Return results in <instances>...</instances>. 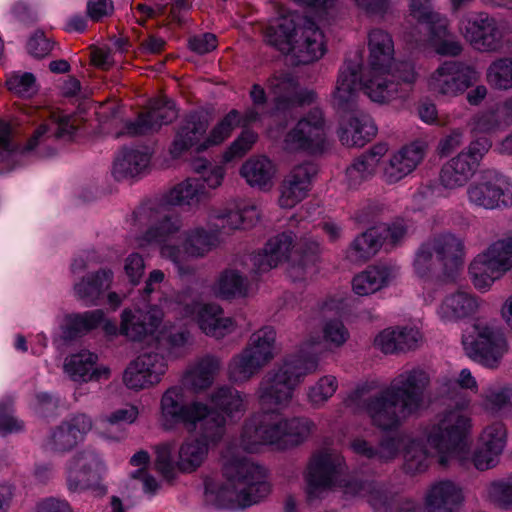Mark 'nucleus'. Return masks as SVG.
Listing matches in <instances>:
<instances>
[{
	"label": "nucleus",
	"mask_w": 512,
	"mask_h": 512,
	"mask_svg": "<svg viewBox=\"0 0 512 512\" xmlns=\"http://www.w3.org/2000/svg\"><path fill=\"white\" fill-rule=\"evenodd\" d=\"M430 374L417 366L403 370L379 393L364 400L371 423L382 431L398 429L412 415L425 409Z\"/></svg>",
	"instance_id": "nucleus-1"
},
{
	"label": "nucleus",
	"mask_w": 512,
	"mask_h": 512,
	"mask_svg": "<svg viewBox=\"0 0 512 512\" xmlns=\"http://www.w3.org/2000/svg\"><path fill=\"white\" fill-rule=\"evenodd\" d=\"M368 49L363 78L367 96L377 103L404 97L417 79L414 65L408 61L395 62L393 39L382 29L369 32Z\"/></svg>",
	"instance_id": "nucleus-2"
},
{
	"label": "nucleus",
	"mask_w": 512,
	"mask_h": 512,
	"mask_svg": "<svg viewBox=\"0 0 512 512\" xmlns=\"http://www.w3.org/2000/svg\"><path fill=\"white\" fill-rule=\"evenodd\" d=\"M222 483L212 477L204 481L206 501L218 508L237 510L257 504L270 493L264 469L246 456L234 455L228 447L224 455Z\"/></svg>",
	"instance_id": "nucleus-3"
},
{
	"label": "nucleus",
	"mask_w": 512,
	"mask_h": 512,
	"mask_svg": "<svg viewBox=\"0 0 512 512\" xmlns=\"http://www.w3.org/2000/svg\"><path fill=\"white\" fill-rule=\"evenodd\" d=\"M160 424L165 431L183 425L188 431L197 427L203 438L220 442L225 434V419L201 401H185L181 386L169 387L160 399Z\"/></svg>",
	"instance_id": "nucleus-4"
},
{
	"label": "nucleus",
	"mask_w": 512,
	"mask_h": 512,
	"mask_svg": "<svg viewBox=\"0 0 512 512\" xmlns=\"http://www.w3.org/2000/svg\"><path fill=\"white\" fill-rule=\"evenodd\" d=\"M266 42L283 54H291L296 65L309 64L326 52L324 34L309 18L282 16L265 30Z\"/></svg>",
	"instance_id": "nucleus-5"
},
{
	"label": "nucleus",
	"mask_w": 512,
	"mask_h": 512,
	"mask_svg": "<svg viewBox=\"0 0 512 512\" xmlns=\"http://www.w3.org/2000/svg\"><path fill=\"white\" fill-rule=\"evenodd\" d=\"M314 423L306 417L280 418L272 412L257 413L244 423L240 446L246 452H257L262 445L287 449L303 443Z\"/></svg>",
	"instance_id": "nucleus-6"
},
{
	"label": "nucleus",
	"mask_w": 512,
	"mask_h": 512,
	"mask_svg": "<svg viewBox=\"0 0 512 512\" xmlns=\"http://www.w3.org/2000/svg\"><path fill=\"white\" fill-rule=\"evenodd\" d=\"M318 242L306 238L296 241L292 231L270 238L263 249L253 254L251 261L256 274L268 272L284 261L289 262L288 275L293 281L304 279L308 267L318 259Z\"/></svg>",
	"instance_id": "nucleus-7"
},
{
	"label": "nucleus",
	"mask_w": 512,
	"mask_h": 512,
	"mask_svg": "<svg viewBox=\"0 0 512 512\" xmlns=\"http://www.w3.org/2000/svg\"><path fill=\"white\" fill-rule=\"evenodd\" d=\"M317 367L318 358L315 355L300 354L286 359L261 379L256 392L260 404L269 408H286L301 378L315 372Z\"/></svg>",
	"instance_id": "nucleus-8"
},
{
	"label": "nucleus",
	"mask_w": 512,
	"mask_h": 512,
	"mask_svg": "<svg viewBox=\"0 0 512 512\" xmlns=\"http://www.w3.org/2000/svg\"><path fill=\"white\" fill-rule=\"evenodd\" d=\"M410 16L417 24L405 32L404 38L417 48L432 47L442 56H458L461 43L448 31L445 17L432 10L430 0H410Z\"/></svg>",
	"instance_id": "nucleus-9"
},
{
	"label": "nucleus",
	"mask_w": 512,
	"mask_h": 512,
	"mask_svg": "<svg viewBox=\"0 0 512 512\" xmlns=\"http://www.w3.org/2000/svg\"><path fill=\"white\" fill-rule=\"evenodd\" d=\"M471 419L462 410L454 409L443 414L437 423L425 431V440L430 449L445 466L452 459L461 460L468 451V436Z\"/></svg>",
	"instance_id": "nucleus-10"
},
{
	"label": "nucleus",
	"mask_w": 512,
	"mask_h": 512,
	"mask_svg": "<svg viewBox=\"0 0 512 512\" xmlns=\"http://www.w3.org/2000/svg\"><path fill=\"white\" fill-rule=\"evenodd\" d=\"M163 305L175 312L180 319L194 317L199 328L207 336L221 339L232 333L236 324L230 317H224L223 309L216 304L202 305L193 295L190 288H186L170 299H165Z\"/></svg>",
	"instance_id": "nucleus-11"
},
{
	"label": "nucleus",
	"mask_w": 512,
	"mask_h": 512,
	"mask_svg": "<svg viewBox=\"0 0 512 512\" xmlns=\"http://www.w3.org/2000/svg\"><path fill=\"white\" fill-rule=\"evenodd\" d=\"M276 331L265 326L251 334L244 349L234 355L228 364V378L233 383H244L258 374L275 357Z\"/></svg>",
	"instance_id": "nucleus-12"
},
{
	"label": "nucleus",
	"mask_w": 512,
	"mask_h": 512,
	"mask_svg": "<svg viewBox=\"0 0 512 512\" xmlns=\"http://www.w3.org/2000/svg\"><path fill=\"white\" fill-rule=\"evenodd\" d=\"M462 345L471 360L489 369L498 368L509 351L504 333L486 324H474L472 332L463 334Z\"/></svg>",
	"instance_id": "nucleus-13"
},
{
	"label": "nucleus",
	"mask_w": 512,
	"mask_h": 512,
	"mask_svg": "<svg viewBox=\"0 0 512 512\" xmlns=\"http://www.w3.org/2000/svg\"><path fill=\"white\" fill-rule=\"evenodd\" d=\"M171 206L160 200L148 201L140 205L134 212L133 218L140 225L151 224L145 233V240L169 245L182 228L181 217L170 209Z\"/></svg>",
	"instance_id": "nucleus-14"
},
{
	"label": "nucleus",
	"mask_w": 512,
	"mask_h": 512,
	"mask_svg": "<svg viewBox=\"0 0 512 512\" xmlns=\"http://www.w3.org/2000/svg\"><path fill=\"white\" fill-rule=\"evenodd\" d=\"M477 70L459 61H445L429 76V91L436 96L455 98L462 95L479 80Z\"/></svg>",
	"instance_id": "nucleus-15"
},
{
	"label": "nucleus",
	"mask_w": 512,
	"mask_h": 512,
	"mask_svg": "<svg viewBox=\"0 0 512 512\" xmlns=\"http://www.w3.org/2000/svg\"><path fill=\"white\" fill-rule=\"evenodd\" d=\"M344 466V457L337 452L320 451L315 453L310 459L305 474L307 501L312 504L321 499L334 484Z\"/></svg>",
	"instance_id": "nucleus-16"
},
{
	"label": "nucleus",
	"mask_w": 512,
	"mask_h": 512,
	"mask_svg": "<svg viewBox=\"0 0 512 512\" xmlns=\"http://www.w3.org/2000/svg\"><path fill=\"white\" fill-rule=\"evenodd\" d=\"M326 147V129L323 112L312 109L287 132L284 148L288 151L320 153Z\"/></svg>",
	"instance_id": "nucleus-17"
},
{
	"label": "nucleus",
	"mask_w": 512,
	"mask_h": 512,
	"mask_svg": "<svg viewBox=\"0 0 512 512\" xmlns=\"http://www.w3.org/2000/svg\"><path fill=\"white\" fill-rule=\"evenodd\" d=\"M504 184V177L498 171H482L478 180L467 189L468 200L472 205L487 210L508 208L512 206V191Z\"/></svg>",
	"instance_id": "nucleus-18"
},
{
	"label": "nucleus",
	"mask_w": 512,
	"mask_h": 512,
	"mask_svg": "<svg viewBox=\"0 0 512 512\" xmlns=\"http://www.w3.org/2000/svg\"><path fill=\"white\" fill-rule=\"evenodd\" d=\"M104 465L99 455L92 450L77 453L67 467V486L71 492L93 490L105 494L106 488L101 485V474Z\"/></svg>",
	"instance_id": "nucleus-19"
},
{
	"label": "nucleus",
	"mask_w": 512,
	"mask_h": 512,
	"mask_svg": "<svg viewBox=\"0 0 512 512\" xmlns=\"http://www.w3.org/2000/svg\"><path fill=\"white\" fill-rule=\"evenodd\" d=\"M218 244L216 232H208L203 228H195L185 233L182 250L179 246L164 245L161 255L169 259L177 268L180 276L192 275L194 268L184 264L186 256L203 257Z\"/></svg>",
	"instance_id": "nucleus-20"
},
{
	"label": "nucleus",
	"mask_w": 512,
	"mask_h": 512,
	"mask_svg": "<svg viewBox=\"0 0 512 512\" xmlns=\"http://www.w3.org/2000/svg\"><path fill=\"white\" fill-rule=\"evenodd\" d=\"M462 30L465 39L478 51L495 52L502 47L503 33L496 19L485 12L465 18Z\"/></svg>",
	"instance_id": "nucleus-21"
},
{
	"label": "nucleus",
	"mask_w": 512,
	"mask_h": 512,
	"mask_svg": "<svg viewBox=\"0 0 512 512\" xmlns=\"http://www.w3.org/2000/svg\"><path fill=\"white\" fill-rule=\"evenodd\" d=\"M178 116L175 103L167 97L153 98L147 111L139 114L135 121L127 122L126 133L130 136L146 135L157 132L163 125L170 124Z\"/></svg>",
	"instance_id": "nucleus-22"
},
{
	"label": "nucleus",
	"mask_w": 512,
	"mask_h": 512,
	"mask_svg": "<svg viewBox=\"0 0 512 512\" xmlns=\"http://www.w3.org/2000/svg\"><path fill=\"white\" fill-rule=\"evenodd\" d=\"M507 436L506 426L502 422H494L483 429L472 456L477 470L486 471L498 465L507 444Z\"/></svg>",
	"instance_id": "nucleus-23"
},
{
	"label": "nucleus",
	"mask_w": 512,
	"mask_h": 512,
	"mask_svg": "<svg viewBox=\"0 0 512 512\" xmlns=\"http://www.w3.org/2000/svg\"><path fill=\"white\" fill-rule=\"evenodd\" d=\"M208 126L207 118L199 112L193 111L185 115L175 128L169 148L172 158L177 159L191 149L201 153L199 147L205 139Z\"/></svg>",
	"instance_id": "nucleus-24"
},
{
	"label": "nucleus",
	"mask_w": 512,
	"mask_h": 512,
	"mask_svg": "<svg viewBox=\"0 0 512 512\" xmlns=\"http://www.w3.org/2000/svg\"><path fill=\"white\" fill-rule=\"evenodd\" d=\"M361 67L357 62L346 60L339 70L335 89L332 94L333 105L341 112L356 111L360 87L363 90L364 72L360 75ZM364 93L367 95L366 91Z\"/></svg>",
	"instance_id": "nucleus-25"
},
{
	"label": "nucleus",
	"mask_w": 512,
	"mask_h": 512,
	"mask_svg": "<svg viewBox=\"0 0 512 512\" xmlns=\"http://www.w3.org/2000/svg\"><path fill=\"white\" fill-rule=\"evenodd\" d=\"M164 318L161 308L156 305L148 309H125L121 314L120 332L132 341H143L153 336Z\"/></svg>",
	"instance_id": "nucleus-26"
},
{
	"label": "nucleus",
	"mask_w": 512,
	"mask_h": 512,
	"mask_svg": "<svg viewBox=\"0 0 512 512\" xmlns=\"http://www.w3.org/2000/svg\"><path fill=\"white\" fill-rule=\"evenodd\" d=\"M316 173V166L311 162L295 166L280 185L278 200L280 207L291 209L304 200L311 189L312 178Z\"/></svg>",
	"instance_id": "nucleus-27"
},
{
	"label": "nucleus",
	"mask_w": 512,
	"mask_h": 512,
	"mask_svg": "<svg viewBox=\"0 0 512 512\" xmlns=\"http://www.w3.org/2000/svg\"><path fill=\"white\" fill-rule=\"evenodd\" d=\"M425 155L424 145L412 142L390 155L383 164L382 179L387 184H395L411 174Z\"/></svg>",
	"instance_id": "nucleus-28"
},
{
	"label": "nucleus",
	"mask_w": 512,
	"mask_h": 512,
	"mask_svg": "<svg viewBox=\"0 0 512 512\" xmlns=\"http://www.w3.org/2000/svg\"><path fill=\"white\" fill-rule=\"evenodd\" d=\"M432 247L436 261L441 265L443 274L453 277L462 267L465 246L462 238L450 232H443L427 239Z\"/></svg>",
	"instance_id": "nucleus-29"
},
{
	"label": "nucleus",
	"mask_w": 512,
	"mask_h": 512,
	"mask_svg": "<svg viewBox=\"0 0 512 512\" xmlns=\"http://www.w3.org/2000/svg\"><path fill=\"white\" fill-rule=\"evenodd\" d=\"M268 86L275 97L276 111H286L295 106L309 104L316 98L312 90L301 89L295 77L288 73L273 76L269 79Z\"/></svg>",
	"instance_id": "nucleus-30"
},
{
	"label": "nucleus",
	"mask_w": 512,
	"mask_h": 512,
	"mask_svg": "<svg viewBox=\"0 0 512 512\" xmlns=\"http://www.w3.org/2000/svg\"><path fill=\"white\" fill-rule=\"evenodd\" d=\"M93 427L92 419L83 413L75 414L63 421L51 433L46 448L55 452L73 449Z\"/></svg>",
	"instance_id": "nucleus-31"
},
{
	"label": "nucleus",
	"mask_w": 512,
	"mask_h": 512,
	"mask_svg": "<svg viewBox=\"0 0 512 512\" xmlns=\"http://www.w3.org/2000/svg\"><path fill=\"white\" fill-rule=\"evenodd\" d=\"M98 356L88 350H82L67 357L64 371L75 382L99 381L108 379L110 369L106 366L96 367Z\"/></svg>",
	"instance_id": "nucleus-32"
},
{
	"label": "nucleus",
	"mask_w": 512,
	"mask_h": 512,
	"mask_svg": "<svg viewBox=\"0 0 512 512\" xmlns=\"http://www.w3.org/2000/svg\"><path fill=\"white\" fill-rule=\"evenodd\" d=\"M425 499L429 512H459L464 495L453 481L441 480L430 486Z\"/></svg>",
	"instance_id": "nucleus-33"
},
{
	"label": "nucleus",
	"mask_w": 512,
	"mask_h": 512,
	"mask_svg": "<svg viewBox=\"0 0 512 512\" xmlns=\"http://www.w3.org/2000/svg\"><path fill=\"white\" fill-rule=\"evenodd\" d=\"M346 499L366 498L371 507L378 512L388 507V496L384 487L374 480L352 477L340 482Z\"/></svg>",
	"instance_id": "nucleus-34"
},
{
	"label": "nucleus",
	"mask_w": 512,
	"mask_h": 512,
	"mask_svg": "<svg viewBox=\"0 0 512 512\" xmlns=\"http://www.w3.org/2000/svg\"><path fill=\"white\" fill-rule=\"evenodd\" d=\"M387 151V144L378 143L357 157L346 169L348 186L356 189L364 182L370 180L374 176L381 158Z\"/></svg>",
	"instance_id": "nucleus-35"
},
{
	"label": "nucleus",
	"mask_w": 512,
	"mask_h": 512,
	"mask_svg": "<svg viewBox=\"0 0 512 512\" xmlns=\"http://www.w3.org/2000/svg\"><path fill=\"white\" fill-rule=\"evenodd\" d=\"M480 307L478 298L472 293L458 290L447 295L437 313L444 322H455L474 315Z\"/></svg>",
	"instance_id": "nucleus-36"
},
{
	"label": "nucleus",
	"mask_w": 512,
	"mask_h": 512,
	"mask_svg": "<svg viewBox=\"0 0 512 512\" xmlns=\"http://www.w3.org/2000/svg\"><path fill=\"white\" fill-rule=\"evenodd\" d=\"M113 272L111 269H100L90 273L74 284V293L77 299L83 302L85 306H95L103 297L104 293L110 288L113 281Z\"/></svg>",
	"instance_id": "nucleus-37"
},
{
	"label": "nucleus",
	"mask_w": 512,
	"mask_h": 512,
	"mask_svg": "<svg viewBox=\"0 0 512 512\" xmlns=\"http://www.w3.org/2000/svg\"><path fill=\"white\" fill-rule=\"evenodd\" d=\"M218 442H212L205 439L199 433V438L188 439L184 441L178 450L176 467L183 473H192L196 471L204 462L208 455L209 445H215Z\"/></svg>",
	"instance_id": "nucleus-38"
},
{
	"label": "nucleus",
	"mask_w": 512,
	"mask_h": 512,
	"mask_svg": "<svg viewBox=\"0 0 512 512\" xmlns=\"http://www.w3.org/2000/svg\"><path fill=\"white\" fill-rule=\"evenodd\" d=\"M376 134L377 127L372 118L364 112H357L348 126L340 130L339 139L346 146L363 147Z\"/></svg>",
	"instance_id": "nucleus-39"
},
{
	"label": "nucleus",
	"mask_w": 512,
	"mask_h": 512,
	"mask_svg": "<svg viewBox=\"0 0 512 512\" xmlns=\"http://www.w3.org/2000/svg\"><path fill=\"white\" fill-rule=\"evenodd\" d=\"M476 172L475 162L469 156L458 154L443 165L439 180L446 189H456L464 186Z\"/></svg>",
	"instance_id": "nucleus-40"
},
{
	"label": "nucleus",
	"mask_w": 512,
	"mask_h": 512,
	"mask_svg": "<svg viewBox=\"0 0 512 512\" xmlns=\"http://www.w3.org/2000/svg\"><path fill=\"white\" fill-rule=\"evenodd\" d=\"M209 401L212 405L209 408L212 411L231 419L241 417L246 410L243 395L230 386L218 387L209 395Z\"/></svg>",
	"instance_id": "nucleus-41"
},
{
	"label": "nucleus",
	"mask_w": 512,
	"mask_h": 512,
	"mask_svg": "<svg viewBox=\"0 0 512 512\" xmlns=\"http://www.w3.org/2000/svg\"><path fill=\"white\" fill-rule=\"evenodd\" d=\"M219 358L207 355L201 358L193 367L184 374V384L195 392L207 389L214 380L215 374L220 369Z\"/></svg>",
	"instance_id": "nucleus-42"
},
{
	"label": "nucleus",
	"mask_w": 512,
	"mask_h": 512,
	"mask_svg": "<svg viewBox=\"0 0 512 512\" xmlns=\"http://www.w3.org/2000/svg\"><path fill=\"white\" fill-rule=\"evenodd\" d=\"M391 270L384 265L369 266L352 280L353 291L359 296L373 294L387 286Z\"/></svg>",
	"instance_id": "nucleus-43"
},
{
	"label": "nucleus",
	"mask_w": 512,
	"mask_h": 512,
	"mask_svg": "<svg viewBox=\"0 0 512 512\" xmlns=\"http://www.w3.org/2000/svg\"><path fill=\"white\" fill-rule=\"evenodd\" d=\"M276 173L274 164L265 156L253 157L247 160L240 169L241 176L252 187L270 188Z\"/></svg>",
	"instance_id": "nucleus-44"
},
{
	"label": "nucleus",
	"mask_w": 512,
	"mask_h": 512,
	"mask_svg": "<svg viewBox=\"0 0 512 512\" xmlns=\"http://www.w3.org/2000/svg\"><path fill=\"white\" fill-rule=\"evenodd\" d=\"M383 244L379 227H372L357 236L351 243L347 257L352 262H365L373 257Z\"/></svg>",
	"instance_id": "nucleus-45"
},
{
	"label": "nucleus",
	"mask_w": 512,
	"mask_h": 512,
	"mask_svg": "<svg viewBox=\"0 0 512 512\" xmlns=\"http://www.w3.org/2000/svg\"><path fill=\"white\" fill-rule=\"evenodd\" d=\"M150 155L143 149H124L122 155L114 162L113 174L116 179L135 177L149 165Z\"/></svg>",
	"instance_id": "nucleus-46"
},
{
	"label": "nucleus",
	"mask_w": 512,
	"mask_h": 512,
	"mask_svg": "<svg viewBox=\"0 0 512 512\" xmlns=\"http://www.w3.org/2000/svg\"><path fill=\"white\" fill-rule=\"evenodd\" d=\"M204 195V186L197 178H187L175 185L159 200L169 206L193 205Z\"/></svg>",
	"instance_id": "nucleus-47"
},
{
	"label": "nucleus",
	"mask_w": 512,
	"mask_h": 512,
	"mask_svg": "<svg viewBox=\"0 0 512 512\" xmlns=\"http://www.w3.org/2000/svg\"><path fill=\"white\" fill-rule=\"evenodd\" d=\"M103 321L104 312L100 309L68 315L63 327L62 337L66 341L73 340L97 328Z\"/></svg>",
	"instance_id": "nucleus-48"
},
{
	"label": "nucleus",
	"mask_w": 512,
	"mask_h": 512,
	"mask_svg": "<svg viewBox=\"0 0 512 512\" xmlns=\"http://www.w3.org/2000/svg\"><path fill=\"white\" fill-rule=\"evenodd\" d=\"M478 256L492 269L504 274L512 268V236L494 241Z\"/></svg>",
	"instance_id": "nucleus-49"
},
{
	"label": "nucleus",
	"mask_w": 512,
	"mask_h": 512,
	"mask_svg": "<svg viewBox=\"0 0 512 512\" xmlns=\"http://www.w3.org/2000/svg\"><path fill=\"white\" fill-rule=\"evenodd\" d=\"M213 291L222 299L244 297L247 295L248 281L238 271L227 269L220 274Z\"/></svg>",
	"instance_id": "nucleus-50"
},
{
	"label": "nucleus",
	"mask_w": 512,
	"mask_h": 512,
	"mask_svg": "<svg viewBox=\"0 0 512 512\" xmlns=\"http://www.w3.org/2000/svg\"><path fill=\"white\" fill-rule=\"evenodd\" d=\"M403 451L404 469L407 473H421L428 468L431 452L426 449L423 440L408 438Z\"/></svg>",
	"instance_id": "nucleus-51"
},
{
	"label": "nucleus",
	"mask_w": 512,
	"mask_h": 512,
	"mask_svg": "<svg viewBox=\"0 0 512 512\" xmlns=\"http://www.w3.org/2000/svg\"><path fill=\"white\" fill-rule=\"evenodd\" d=\"M240 123L241 115L239 111L232 109L211 129L199 150L206 151L212 146L223 143Z\"/></svg>",
	"instance_id": "nucleus-52"
},
{
	"label": "nucleus",
	"mask_w": 512,
	"mask_h": 512,
	"mask_svg": "<svg viewBox=\"0 0 512 512\" xmlns=\"http://www.w3.org/2000/svg\"><path fill=\"white\" fill-rule=\"evenodd\" d=\"M486 80L497 90L512 89V57H501L494 60L487 68Z\"/></svg>",
	"instance_id": "nucleus-53"
},
{
	"label": "nucleus",
	"mask_w": 512,
	"mask_h": 512,
	"mask_svg": "<svg viewBox=\"0 0 512 512\" xmlns=\"http://www.w3.org/2000/svg\"><path fill=\"white\" fill-rule=\"evenodd\" d=\"M337 388V378L333 375H325L309 387L307 392L308 401L312 406L320 407L335 394Z\"/></svg>",
	"instance_id": "nucleus-54"
},
{
	"label": "nucleus",
	"mask_w": 512,
	"mask_h": 512,
	"mask_svg": "<svg viewBox=\"0 0 512 512\" xmlns=\"http://www.w3.org/2000/svg\"><path fill=\"white\" fill-rule=\"evenodd\" d=\"M469 274L473 285L477 289L487 290L496 279L502 276L503 273L495 271L485 262V260L477 256L469 267Z\"/></svg>",
	"instance_id": "nucleus-55"
},
{
	"label": "nucleus",
	"mask_w": 512,
	"mask_h": 512,
	"mask_svg": "<svg viewBox=\"0 0 512 512\" xmlns=\"http://www.w3.org/2000/svg\"><path fill=\"white\" fill-rule=\"evenodd\" d=\"M487 496L497 507L512 509V475L492 481L487 486Z\"/></svg>",
	"instance_id": "nucleus-56"
},
{
	"label": "nucleus",
	"mask_w": 512,
	"mask_h": 512,
	"mask_svg": "<svg viewBox=\"0 0 512 512\" xmlns=\"http://www.w3.org/2000/svg\"><path fill=\"white\" fill-rule=\"evenodd\" d=\"M194 171L200 175V183L209 189L218 188L225 176V169L220 165H211L206 159H199L194 163ZM206 191L204 190V194Z\"/></svg>",
	"instance_id": "nucleus-57"
},
{
	"label": "nucleus",
	"mask_w": 512,
	"mask_h": 512,
	"mask_svg": "<svg viewBox=\"0 0 512 512\" xmlns=\"http://www.w3.org/2000/svg\"><path fill=\"white\" fill-rule=\"evenodd\" d=\"M435 253L427 240L421 243L415 252L413 269L420 278L428 277L435 268Z\"/></svg>",
	"instance_id": "nucleus-58"
},
{
	"label": "nucleus",
	"mask_w": 512,
	"mask_h": 512,
	"mask_svg": "<svg viewBox=\"0 0 512 512\" xmlns=\"http://www.w3.org/2000/svg\"><path fill=\"white\" fill-rule=\"evenodd\" d=\"M6 86L9 91L24 98H30L37 92L36 78L29 72L11 74Z\"/></svg>",
	"instance_id": "nucleus-59"
},
{
	"label": "nucleus",
	"mask_w": 512,
	"mask_h": 512,
	"mask_svg": "<svg viewBox=\"0 0 512 512\" xmlns=\"http://www.w3.org/2000/svg\"><path fill=\"white\" fill-rule=\"evenodd\" d=\"M407 439L403 435L382 437L377 445L378 462L394 461L399 456L401 449H404Z\"/></svg>",
	"instance_id": "nucleus-60"
},
{
	"label": "nucleus",
	"mask_w": 512,
	"mask_h": 512,
	"mask_svg": "<svg viewBox=\"0 0 512 512\" xmlns=\"http://www.w3.org/2000/svg\"><path fill=\"white\" fill-rule=\"evenodd\" d=\"M145 373L151 379L154 385L158 384L167 370V362L163 355L159 353H144L137 357Z\"/></svg>",
	"instance_id": "nucleus-61"
},
{
	"label": "nucleus",
	"mask_w": 512,
	"mask_h": 512,
	"mask_svg": "<svg viewBox=\"0 0 512 512\" xmlns=\"http://www.w3.org/2000/svg\"><path fill=\"white\" fill-rule=\"evenodd\" d=\"M485 406L493 413L510 411L512 409V387L490 389L485 396Z\"/></svg>",
	"instance_id": "nucleus-62"
},
{
	"label": "nucleus",
	"mask_w": 512,
	"mask_h": 512,
	"mask_svg": "<svg viewBox=\"0 0 512 512\" xmlns=\"http://www.w3.org/2000/svg\"><path fill=\"white\" fill-rule=\"evenodd\" d=\"M123 382L125 386L132 390H142L153 386L148 373H145L144 368L140 365V361L136 358L132 361L124 371Z\"/></svg>",
	"instance_id": "nucleus-63"
},
{
	"label": "nucleus",
	"mask_w": 512,
	"mask_h": 512,
	"mask_svg": "<svg viewBox=\"0 0 512 512\" xmlns=\"http://www.w3.org/2000/svg\"><path fill=\"white\" fill-rule=\"evenodd\" d=\"M257 138L258 135L254 131L249 129L243 130L225 151L223 155L225 162H230L234 158L244 156L256 143Z\"/></svg>",
	"instance_id": "nucleus-64"
}]
</instances>
